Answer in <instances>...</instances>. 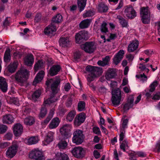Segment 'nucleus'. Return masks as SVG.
Returning <instances> with one entry per match:
<instances>
[{"label": "nucleus", "instance_id": "obj_16", "mask_svg": "<svg viewBox=\"0 0 160 160\" xmlns=\"http://www.w3.org/2000/svg\"><path fill=\"white\" fill-rule=\"evenodd\" d=\"M125 52L122 50H120L115 55L113 58V62L116 65L118 64L123 58Z\"/></svg>", "mask_w": 160, "mask_h": 160}, {"label": "nucleus", "instance_id": "obj_44", "mask_svg": "<svg viewBox=\"0 0 160 160\" xmlns=\"http://www.w3.org/2000/svg\"><path fill=\"white\" fill-rule=\"evenodd\" d=\"M47 112V110L46 107L44 105L42 106L39 115L40 117L42 118L46 115Z\"/></svg>", "mask_w": 160, "mask_h": 160}, {"label": "nucleus", "instance_id": "obj_31", "mask_svg": "<svg viewBox=\"0 0 160 160\" xmlns=\"http://www.w3.org/2000/svg\"><path fill=\"white\" fill-rule=\"evenodd\" d=\"M60 122L59 119L58 118H53L49 124V128L52 129L56 128L58 126Z\"/></svg>", "mask_w": 160, "mask_h": 160}, {"label": "nucleus", "instance_id": "obj_21", "mask_svg": "<svg viewBox=\"0 0 160 160\" xmlns=\"http://www.w3.org/2000/svg\"><path fill=\"white\" fill-rule=\"evenodd\" d=\"M34 58L33 56L31 54H29L26 56L24 58V63L25 65L28 66H31L33 63Z\"/></svg>", "mask_w": 160, "mask_h": 160}, {"label": "nucleus", "instance_id": "obj_15", "mask_svg": "<svg viewBox=\"0 0 160 160\" xmlns=\"http://www.w3.org/2000/svg\"><path fill=\"white\" fill-rule=\"evenodd\" d=\"M29 157L31 159H38L43 158L42 152L38 149H34L29 153Z\"/></svg>", "mask_w": 160, "mask_h": 160}, {"label": "nucleus", "instance_id": "obj_39", "mask_svg": "<svg viewBox=\"0 0 160 160\" xmlns=\"http://www.w3.org/2000/svg\"><path fill=\"white\" fill-rule=\"evenodd\" d=\"M18 64L17 62H14L12 63H11L8 67L9 71L12 73L14 72L17 68Z\"/></svg>", "mask_w": 160, "mask_h": 160}, {"label": "nucleus", "instance_id": "obj_19", "mask_svg": "<svg viewBox=\"0 0 160 160\" xmlns=\"http://www.w3.org/2000/svg\"><path fill=\"white\" fill-rule=\"evenodd\" d=\"M130 157V160H136V158L137 157H144L146 156V154L142 152L139 151L136 152H132L129 153Z\"/></svg>", "mask_w": 160, "mask_h": 160}, {"label": "nucleus", "instance_id": "obj_25", "mask_svg": "<svg viewBox=\"0 0 160 160\" xmlns=\"http://www.w3.org/2000/svg\"><path fill=\"white\" fill-rule=\"evenodd\" d=\"M0 88L4 92H6L8 90V84L6 80L2 77H0Z\"/></svg>", "mask_w": 160, "mask_h": 160}, {"label": "nucleus", "instance_id": "obj_5", "mask_svg": "<svg viewBox=\"0 0 160 160\" xmlns=\"http://www.w3.org/2000/svg\"><path fill=\"white\" fill-rule=\"evenodd\" d=\"M111 101L114 105H118L121 99V92L120 89L118 88L112 92Z\"/></svg>", "mask_w": 160, "mask_h": 160}, {"label": "nucleus", "instance_id": "obj_18", "mask_svg": "<svg viewBox=\"0 0 160 160\" xmlns=\"http://www.w3.org/2000/svg\"><path fill=\"white\" fill-rule=\"evenodd\" d=\"M117 71L114 68H109L106 71L105 74V78L107 80H109L110 79L115 78L117 76Z\"/></svg>", "mask_w": 160, "mask_h": 160}, {"label": "nucleus", "instance_id": "obj_23", "mask_svg": "<svg viewBox=\"0 0 160 160\" xmlns=\"http://www.w3.org/2000/svg\"><path fill=\"white\" fill-rule=\"evenodd\" d=\"M44 74V72L42 70L40 71L38 73L33 81V85L35 86L37 83L41 82L42 79Z\"/></svg>", "mask_w": 160, "mask_h": 160}, {"label": "nucleus", "instance_id": "obj_17", "mask_svg": "<svg viewBox=\"0 0 160 160\" xmlns=\"http://www.w3.org/2000/svg\"><path fill=\"white\" fill-rule=\"evenodd\" d=\"M13 132L14 135L17 136H20L23 132V127L20 123L15 124L13 127Z\"/></svg>", "mask_w": 160, "mask_h": 160}, {"label": "nucleus", "instance_id": "obj_20", "mask_svg": "<svg viewBox=\"0 0 160 160\" xmlns=\"http://www.w3.org/2000/svg\"><path fill=\"white\" fill-rule=\"evenodd\" d=\"M138 40L133 41L128 45V50L129 52H132L136 50L138 48Z\"/></svg>", "mask_w": 160, "mask_h": 160}, {"label": "nucleus", "instance_id": "obj_42", "mask_svg": "<svg viewBox=\"0 0 160 160\" xmlns=\"http://www.w3.org/2000/svg\"><path fill=\"white\" fill-rule=\"evenodd\" d=\"M38 141V139L37 137H31L28 140V143L29 145L35 144Z\"/></svg>", "mask_w": 160, "mask_h": 160}, {"label": "nucleus", "instance_id": "obj_50", "mask_svg": "<svg viewBox=\"0 0 160 160\" xmlns=\"http://www.w3.org/2000/svg\"><path fill=\"white\" fill-rule=\"evenodd\" d=\"M107 23L105 22H103L101 26L100 30L102 32L106 33L108 32Z\"/></svg>", "mask_w": 160, "mask_h": 160}, {"label": "nucleus", "instance_id": "obj_11", "mask_svg": "<svg viewBox=\"0 0 160 160\" xmlns=\"http://www.w3.org/2000/svg\"><path fill=\"white\" fill-rule=\"evenodd\" d=\"M73 156L77 158H81L84 156V151L81 147H75L71 151Z\"/></svg>", "mask_w": 160, "mask_h": 160}, {"label": "nucleus", "instance_id": "obj_10", "mask_svg": "<svg viewBox=\"0 0 160 160\" xmlns=\"http://www.w3.org/2000/svg\"><path fill=\"white\" fill-rule=\"evenodd\" d=\"M88 35V32L84 30L80 31L75 35L76 42L78 43H81L83 40L87 39Z\"/></svg>", "mask_w": 160, "mask_h": 160}, {"label": "nucleus", "instance_id": "obj_4", "mask_svg": "<svg viewBox=\"0 0 160 160\" xmlns=\"http://www.w3.org/2000/svg\"><path fill=\"white\" fill-rule=\"evenodd\" d=\"M84 139V135L82 130L77 129L73 132L72 141L74 143L80 144L83 142Z\"/></svg>", "mask_w": 160, "mask_h": 160}, {"label": "nucleus", "instance_id": "obj_9", "mask_svg": "<svg viewBox=\"0 0 160 160\" xmlns=\"http://www.w3.org/2000/svg\"><path fill=\"white\" fill-rule=\"evenodd\" d=\"M81 48L85 52L89 53H93L96 49L94 43L92 42H86Z\"/></svg>", "mask_w": 160, "mask_h": 160}, {"label": "nucleus", "instance_id": "obj_55", "mask_svg": "<svg viewBox=\"0 0 160 160\" xmlns=\"http://www.w3.org/2000/svg\"><path fill=\"white\" fill-rule=\"evenodd\" d=\"M132 107V105H131L130 104H129L128 103H127L124 104L123 107V109L124 112H125L126 111L128 110L129 108Z\"/></svg>", "mask_w": 160, "mask_h": 160}, {"label": "nucleus", "instance_id": "obj_7", "mask_svg": "<svg viewBox=\"0 0 160 160\" xmlns=\"http://www.w3.org/2000/svg\"><path fill=\"white\" fill-rule=\"evenodd\" d=\"M18 147V143L17 141L12 142L11 146L8 149L6 152V155L9 158H12L14 156L17 151Z\"/></svg>", "mask_w": 160, "mask_h": 160}, {"label": "nucleus", "instance_id": "obj_3", "mask_svg": "<svg viewBox=\"0 0 160 160\" xmlns=\"http://www.w3.org/2000/svg\"><path fill=\"white\" fill-rule=\"evenodd\" d=\"M140 16L143 23H149L151 18L150 12L148 7H143L140 8Z\"/></svg>", "mask_w": 160, "mask_h": 160}, {"label": "nucleus", "instance_id": "obj_56", "mask_svg": "<svg viewBox=\"0 0 160 160\" xmlns=\"http://www.w3.org/2000/svg\"><path fill=\"white\" fill-rule=\"evenodd\" d=\"M9 144L10 143L8 142H2L0 143V148L2 149L8 146Z\"/></svg>", "mask_w": 160, "mask_h": 160}, {"label": "nucleus", "instance_id": "obj_6", "mask_svg": "<svg viewBox=\"0 0 160 160\" xmlns=\"http://www.w3.org/2000/svg\"><path fill=\"white\" fill-rule=\"evenodd\" d=\"M124 15L128 19H133L137 16V13L131 5L127 6L125 7Z\"/></svg>", "mask_w": 160, "mask_h": 160}, {"label": "nucleus", "instance_id": "obj_38", "mask_svg": "<svg viewBox=\"0 0 160 160\" xmlns=\"http://www.w3.org/2000/svg\"><path fill=\"white\" fill-rule=\"evenodd\" d=\"M34 118L31 116L28 117L24 120V123L27 125H32L34 123Z\"/></svg>", "mask_w": 160, "mask_h": 160}, {"label": "nucleus", "instance_id": "obj_58", "mask_svg": "<svg viewBox=\"0 0 160 160\" xmlns=\"http://www.w3.org/2000/svg\"><path fill=\"white\" fill-rule=\"evenodd\" d=\"M41 18V14L40 13H37L35 16L34 20L36 22H39Z\"/></svg>", "mask_w": 160, "mask_h": 160}, {"label": "nucleus", "instance_id": "obj_49", "mask_svg": "<svg viewBox=\"0 0 160 160\" xmlns=\"http://www.w3.org/2000/svg\"><path fill=\"white\" fill-rule=\"evenodd\" d=\"M62 16L61 15L59 14H57L55 17L52 18L53 21L57 23L61 22L62 21Z\"/></svg>", "mask_w": 160, "mask_h": 160}, {"label": "nucleus", "instance_id": "obj_47", "mask_svg": "<svg viewBox=\"0 0 160 160\" xmlns=\"http://www.w3.org/2000/svg\"><path fill=\"white\" fill-rule=\"evenodd\" d=\"M10 50L9 49L5 51L4 55V60L5 62H8L11 58Z\"/></svg>", "mask_w": 160, "mask_h": 160}, {"label": "nucleus", "instance_id": "obj_33", "mask_svg": "<svg viewBox=\"0 0 160 160\" xmlns=\"http://www.w3.org/2000/svg\"><path fill=\"white\" fill-rule=\"evenodd\" d=\"M76 115V112L75 110H73L70 111L66 117L67 121L70 122H72Z\"/></svg>", "mask_w": 160, "mask_h": 160}, {"label": "nucleus", "instance_id": "obj_29", "mask_svg": "<svg viewBox=\"0 0 160 160\" xmlns=\"http://www.w3.org/2000/svg\"><path fill=\"white\" fill-rule=\"evenodd\" d=\"M54 134V132H48L44 141V145H47L53 141Z\"/></svg>", "mask_w": 160, "mask_h": 160}, {"label": "nucleus", "instance_id": "obj_59", "mask_svg": "<svg viewBox=\"0 0 160 160\" xmlns=\"http://www.w3.org/2000/svg\"><path fill=\"white\" fill-rule=\"evenodd\" d=\"M144 53L149 57L151 56L154 54L153 51L151 49H147L144 51Z\"/></svg>", "mask_w": 160, "mask_h": 160}, {"label": "nucleus", "instance_id": "obj_2", "mask_svg": "<svg viewBox=\"0 0 160 160\" xmlns=\"http://www.w3.org/2000/svg\"><path fill=\"white\" fill-rule=\"evenodd\" d=\"M28 72L26 69H21L16 74L15 79L21 86L26 84V80L28 77Z\"/></svg>", "mask_w": 160, "mask_h": 160}, {"label": "nucleus", "instance_id": "obj_52", "mask_svg": "<svg viewBox=\"0 0 160 160\" xmlns=\"http://www.w3.org/2000/svg\"><path fill=\"white\" fill-rule=\"evenodd\" d=\"M8 129V127L5 125L0 124V134L5 133Z\"/></svg>", "mask_w": 160, "mask_h": 160}, {"label": "nucleus", "instance_id": "obj_48", "mask_svg": "<svg viewBox=\"0 0 160 160\" xmlns=\"http://www.w3.org/2000/svg\"><path fill=\"white\" fill-rule=\"evenodd\" d=\"M85 103L84 101H80L78 104V110L79 111L85 110Z\"/></svg>", "mask_w": 160, "mask_h": 160}, {"label": "nucleus", "instance_id": "obj_60", "mask_svg": "<svg viewBox=\"0 0 160 160\" xmlns=\"http://www.w3.org/2000/svg\"><path fill=\"white\" fill-rule=\"evenodd\" d=\"M12 136V134L11 133L8 132L4 136V138L5 139L9 140L11 139Z\"/></svg>", "mask_w": 160, "mask_h": 160}, {"label": "nucleus", "instance_id": "obj_1", "mask_svg": "<svg viewBox=\"0 0 160 160\" xmlns=\"http://www.w3.org/2000/svg\"><path fill=\"white\" fill-rule=\"evenodd\" d=\"M61 79L59 77H56L54 79H48L46 82V85L47 87L51 85V88L52 90V93L50 97L44 101L43 105L45 107L46 105L50 104L56 101L57 98L55 97V95L57 93L59 90L58 86L60 82Z\"/></svg>", "mask_w": 160, "mask_h": 160}, {"label": "nucleus", "instance_id": "obj_22", "mask_svg": "<svg viewBox=\"0 0 160 160\" xmlns=\"http://www.w3.org/2000/svg\"><path fill=\"white\" fill-rule=\"evenodd\" d=\"M96 8L98 12L102 13L107 12L108 8L104 3L100 2L97 5Z\"/></svg>", "mask_w": 160, "mask_h": 160}, {"label": "nucleus", "instance_id": "obj_40", "mask_svg": "<svg viewBox=\"0 0 160 160\" xmlns=\"http://www.w3.org/2000/svg\"><path fill=\"white\" fill-rule=\"evenodd\" d=\"M95 73H88L87 77V80L88 82H91L93 81L97 77V76L101 75Z\"/></svg>", "mask_w": 160, "mask_h": 160}, {"label": "nucleus", "instance_id": "obj_12", "mask_svg": "<svg viewBox=\"0 0 160 160\" xmlns=\"http://www.w3.org/2000/svg\"><path fill=\"white\" fill-rule=\"evenodd\" d=\"M71 38L69 36L61 37L59 40L60 45L62 47H68L71 44Z\"/></svg>", "mask_w": 160, "mask_h": 160}, {"label": "nucleus", "instance_id": "obj_53", "mask_svg": "<svg viewBox=\"0 0 160 160\" xmlns=\"http://www.w3.org/2000/svg\"><path fill=\"white\" fill-rule=\"evenodd\" d=\"M119 141H122L125 137V130H121L119 135Z\"/></svg>", "mask_w": 160, "mask_h": 160}, {"label": "nucleus", "instance_id": "obj_14", "mask_svg": "<svg viewBox=\"0 0 160 160\" xmlns=\"http://www.w3.org/2000/svg\"><path fill=\"white\" fill-rule=\"evenodd\" d=\"M86 70L89 72V73H95L101 74L102 73V68L97 67L88 65L86 68Z\"/></svg>", "mask_w": 160, "mask_h": 160}, {"label": "nucleus", "instance_id": "obj_35", "mask_svg": "<svg viewBox=\"0 0 160 160\" xmlns=\"http://www.w3.org/2000/svg\"><path fill=\"white\" fill-rule=\"evenodd\" d=\"M90 20L87 19L82 21L79 24V27L81 29L87 28L90 25Z\"/></svg>", "mask_w": 160, "mask_h": 160}, {"label": "nucleus", "instance_id": "obj_24", "mask_svg": "<svg viewBox=\"0 0 160 160\" xmlns=\"http://www.w3.org/2000/svg\"><path fill=\"white\" fill-rule=\"evenodd\" d=\"M158 85V82L157 81H154L150 85L149 87L150 89L149 92H147L145 94V95L147 98H148L151 97L152 93L155 90V88Z\"/></svg>", "mask_w": 160, "mask_h": 160}, {"label": "nucleus", "instance_id": "obj_62", "mask_svg": "<svg viewBox=\"0 0 160 160\" xmlns=\"http://www.w3.org/2000/svg\"><path fill=\"white\" fill-rule=\"evenodd\" d=\"M70 88L71 86L69 83H67L65 84L64 86V89L66 91H68Z\"/></svg>", "mask_w": 160, "mask_h": 160}, {"label": "nucleus", "instance_id": "obj_26", "mask_svg": "<svg viewBox=\"0 0 160 160\" xmlns=\"http://www.w3.org/2000/svg\"><path fill=\"white\" fill-rule=\"evenodd\" d=\"M56 30V27L52 24H51L45 28L44 29V33L46 35H50Z\"/></svg>", "mask_w": 160, "mask_h": 160}, {"label": "nucleus", "instance_id": "obj_61", "mask_svg": "<svg viewBox=\"0 0 160 160\" xmlns=\"http://www.w3.org/2000/svg\"><path fill=\"white\" fill-rule=\"evenodd\" d=\"M153 151L155 152H160V142H158L156 144V148L154 149Z\"/></svg>", "mask_w": 160, "mask_h": 160}, {"label": "nucleus", "instance_id": "obj_34", "mask_svg": "<svg viewBox=\"0 0 160 160\" xmlns=\"http://www.w3.org/2000/svg\"><path fill=\"white\" fill-rule=\"evenodd\" d=\"M56 156L58 160H69L68 156L64 153L58 152Z\"/></svg>", "mask_w": 160, "mask_h": 160}, {"label": "nucleus", "instance_id": "obj_51", "mask_svg": "<svg viewBox=\"0 0 160 160\" xmlns=\"http://www.w3.org/2000/svg\"><path fill=\"white\" fill-rule=\"evenodd\" d=\"M94 14V11L91 10H90L86 11V12L84 13L83 14V17L86 18L87 17H92Z\"/></svg>", "mask_w": 160, "mask_h": 160}, {"label": "nucleus", "instance_id": "obj_57", "mask_svg": "<svg viewBox=\"0 0 160 160\" xmlns=\"http://www.w3.org/2000/svg\"><path fill=\"white\" fill-rule=\"evenodd\" d=\"M126 58L129 62H132L134 58V56L131 54H127Z\"/></svg>", "mask_w": 160, "mask_h": 160}, {"label": "nucleus", "instance_id": "obj_37", "mask_svg": "<svg viewBox=\"0 0 160 160\" xmlns=\"http://www.w3.org/2000/svg\"><path fill=\"white\" fill-rule=\"evenodd\" d=\"M87 0H78V4L79 10L81 12L84 10L86 5Z\"/></svg>", "mask_w": 160, "mask_h": 160}, {"label": "nucleus", "instance_id": "obj_28", "mask_svg": "<svg viewBox=\"0 0 160 160\" xmlns=\"http://www.w3.org/2000/svg\"><path fill=\"white\" fill-rule=\"evenodd\" d=\"M74 97V95L71 94L68 96L64 95L63 97V99L67 98V100L65 102V104L67 107H69L71 106L72 104V99Z\"/></svg>", "mask_w": 160, "mask_h": 160}, {"label": "nucleus", "instance_id": "obj_54", "mask_svg": "<svg viewBox=\"0 0 160 160\" xmlns=\"http://www.w3.org/2000/svg\"><path fill=\"white\" fill-rule=\"evenodd\" d=\"M128 121V119H124L122 122V128H121V130H125V128L127 127V124Z\"/></svg>", "mask_w": 160, "mask_h": 160}, {"label": "nucleus", "instance_id": "obj_46", "mask_svg": "<svg viewBox=\"0 0 160 160\" xmlns=\"http://www.w3.org/2000/svg\"><path fill=\"white\" fill-rule=\"evenodd\" d=\"M120 147V149L122 150L123 152H125L126 149H128V141L126 140L123 141L121 143Z\"/></svg>", "mask_w": 160, "mask_h": 160}, {"label": "nucleus", "instance_id": "obj_41", "mask_svg": "<svg viewBox=\"0 0 160 160\" xmlns=\"http://www.w3.org/2000/svg\"><path fill=\"white\" fill-rule=\"evenodd\" d=\"M43 66V63L42 60H38L34 65V68L35 72H37L38 70L42 68Z\"/></svg>", "mask_w": 160, "mask_h": 160}, {"label": "nucleus", "instance_id": "obj_45", "mask_svg": "<svg viewBox=\"0 0 160 160\" xmlns=\"http://www.w3.org/2000/svg\"><path fill=\"white\" fill-rule=\"evenodd\" d=\"M68 146V143L64 140H62L58 144V146L61 149H65Z\"/></svg>", "mask_w": 160, "mask_h": 160}, {"label": "nucleus", "instance_id": "obj_63", "mask_svg": "<svg viewBox=\"0 0 160 160\" xmlns=\"http://www.w3.org/2000/svg\"><path fill=\"white\" fill-rule=\"evenodd\" d=\"M93 131L94 133L96 134H99L100 133V131L99 128L97 127L93 128Z\"/></svg>", "mask_w": 160, "mask_h": 160}, {"label": "nucleus", "instance_id": "obj_32", "mask_svg": "<svg viewBox=\"0 0 160 160\" xmlns=\"http://www.w3.org/2000/svg\"><path fill=\"white\" fill-rule=\"evenodd\" d=\"M110 59V58L109 56H106L104 58L102 59V61H98L97 63L99 66H104L109 64Z\"/></svg>", "mask_w": 160, "mask_h": 160}, {"label": "nucleus", "instance_id": "obj_43", "mask_svg": "<svg viewBox=\"0 0 160 160\" xmlns=\"http://www.w3.org/2000/svg\"><path fill=\"white\" fill-rule=\"evenodd\" d=\"M41 94V91L38 90L35 91L32 95V99L33 101L35 102L39 98Z\"/></svg>", "mask_w": 160, "mask_h": 160}, {"label": "nucleus", "instance_id": "obj_8", "mask_svg": "<svg viewBox=\"0 0 160 160\" xmlns=\"http://www.w3.org/2000/svg\"><path fill=\"white\" fill-rule=\"evenodd\" d=\"M72 128L71 125L69 124H65L60 128V132L64 138H68L71 137V134L70 131Z\"/></svg>", "mask_w": 160, "mask_h": 160}, {"label": "nucleus", "instance_id": "obj_36", "mask_svg": "<svg viewBox=\"0 0 160 160\" xmlns=\"http://www.w3.org/2000/svg\"><path fill=\"white\" fill-rule=\"evenodd\" d=\"M117 18L119 22L122 27H128V22L125 18L120 15L117 16Z\"/></svg>", "mask_w": 160, "mask_h": 160}, {"label": "nucleus", "instance_id": "obj_13", "mask_svg": "<svg viewBox=\"0 0 160 160\" xmlns=\"http://www.w3.org/2000/svg\"><path fill=\"white\" fill-rule=\"evenodd\" d=\"M86 118L85 115L84 113H81L76 116L74 119V124L78 126L84 121Z\"/></svg>", "mask_w": 160, "mask_h": 160}, {"label": "nucleus", "instance_id": "obj_64", "mask_svg": "<svg viewBox=\"0 0 160 160\" xmlns=\"http://www.w3.org/2000/svg\"><path fill=\"white\" fill-rule=\"evenodd\" d=\"M134 101V98L132 96H130L129 97L128 100V103L130 104L131 105L133 106V103Z\"/></svg>", "mask_w": 160, "mask_h": 160}, {"label": "nucleus", "instance_id": "obj_30", "mask_svg": "<svg viewBox=\"0 0 160 160\" xmlns=\"http://www.w3.org/2000/svg\"><path fill=\"white\" fill-rule=\"evenodd\" d=\"M14 118L10 114H6L2 118V122L6 124H11L13 122Z\"/></svg>", "mask_w": 160, "mask_h": 160}, {"label": "nucleus", "instance_id": "obj_27", "mask_svg": "<svg viewBox=\"0 0 160 160\" xmlns=\"http://www.w3.org/2000/svg\"><path fill=\"white\" fill-rule=\"evenodd\" d=\"M60 67L58 65H53L49 70V74L52 76L56 75L60 71Z\"/></svg>", "mask_w": 160, "mask_h": 160}]
</instances>
